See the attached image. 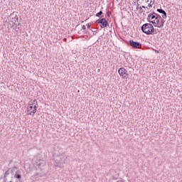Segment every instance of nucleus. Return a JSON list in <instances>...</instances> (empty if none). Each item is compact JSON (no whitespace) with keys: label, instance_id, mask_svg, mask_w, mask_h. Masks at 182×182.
I'll return each mask as SVG.
<instances>
[{"label":"nucleus","instance_id":"7","mask_svg":"<svg viewBox=\"0 0 182 182\" xmlns=\"http://www.w3.org/2000/svg\"><path fill=\"white\" fill-rule=\"evenodd\" d=\"M11 182H22V171L16 172Z\"/></svg>","mask_w":182,"mask_h":182},{"label":"nucleus","instance_id":"20","mask_svg":"<svg viewBox=\"0 0 182 182\" xmlns=\"http://www.w3.org/2000/svg\"><path fill=\"white\" fill-rule=\"evenodd\" d=\"M146 4H148L149 8H151V6H152L151 2L149 0H146Z\"/></svg>","mask_w":182,"mask_h":182},{"label":"nucleus","instance_id":"26","mask_svg":"<svg viewBox=\"0 0 182 182\" xmlns=\"http://www.w3.org/2000/svg\"><path fill=\"white\" fill-rule=\"evenodd\" d=\"M107 16H110V13L109 12V11L107 12Z\"/></svg>","mask_w":182,"mask_h":182},{"label":"nucleus","instance_id":"23","mask_svg":"<svg viewBox=\"0 0 182 182\" xmlns=\"http://www.w3.org/2000/svg\"><path fill=\"white\" fill-rule=\"evenodd\" d=\"M149 15H153V16H156L157 15V13L153 11L152 13L149 14Z\"/></svg>","mask_w":182,"mask_h":182},{"label":"nucleus","instance_id":"18","mask_svg":"<svg viewBox=\"0 0 182 182\" xmlns=\"http://www.w3.org/2000/svg\"><path fill=\"white\" fill-rule=\"evenodd\" d=\"M156 11L159 12V14H164L166 11L163 10L162 9H157Z\"/></svg>","mask_w":182,"mask_h":182},{"label":"nucleus","instance_id":"15","mask_svg":"<svg viewBox=\"0 0 182 182\" xmlns=\"http://www.w3.org/2000/svg\"><path fill=\"white\" fill-rule=\"evenodd\" d=\"M14 26H16V28H14V31H16V32H18V31H19V29H21V26H22V25L20 23H18V24L14 25Z\"/></svg>","mask_w":182,"mask_h":182},{"label":"nucleus","instance_id":"11","mask_svg":"<svg viewBox=\"0 0 182 182\" xmlns=\"http://www.w3.org/2000/svg\"><path fill=\"white\" fill-rule=\"evenodd\" d=\"M160 19L157 18V19H154L152 20V21H150V23H152V25H154V26L155 28H157V26H159L160 25Z\"/></svg>","mask_w":182,"mask_h":182},{"label":"nucleus","instance_id":"17","mask_svg":"<svg viewBox=\"0 0 182 182\" xmlns=\"http://www.w3.org/2000/svg\"><path fill=\"white\" fill-rule=\"evenodd\" d=\"M35 177H36L37 176H38V177H44V176H45V174L43 173H36L35 175Z\"/></svg>","mask_w":182,"mask_h":182},{"label":"nucleus","instance_id":"25","mask_svg":"<svg viewBox=\"0 0 182 182\" xmlns=\"http://www.w3.org/2000/svg\"><path fill=\"white\" fill-rule=\"evenodd\" d=\"M82 29H83V31L86 30V26L83 25V26H82Z\"/></svg>","mask_w":182,"mask_h":182},{"label":"nucleus","instance_id":"3","mask_svg":"<svg viewBox=\"0 0 182 182\" xmlns=\"http://www.w3.org/2000/svg\"><path fill=\"white\" fill-rule=\"evenodd\" d=\"M141 29L144 33H146V35H154V31H156L151 23L143 24Z\"/></svg>","mask_w":182,"mask_h":182},{"label":"nucleus","instance_id":"13","mask_svg":"<svg viewBox=\"0 0 182 182\" xmlns=\"http://www.w3.org/2000/svg\"><path fill=\"white\" fill-rule=\"evenodd\" d=\"M143 8L146 9V6H140V4L137 3V4H136V9H139L141 11V14H142V12H144V10H143Z\"/></svg>","mask_w":182,"mask_h":182},{"label":"nucleus","instance_id":"16","mask_svg":"<svg viewBox=\"0 0 182 182\" xmlns=\"http://www.w3.org/2000/svg\"><path fill=\"white\" fill-rule=\"evenodd\" d=\"M102 15H103V11H100V12L95 14V16H97V18H100Z\"/></svg>","mask_w":182,"mask_h":182},{"label":"nucleus","instance_id":"24","mask_svg":"<svg viewBox=\"0 0 182 182\" xmlns=\"http://www.w3.org/2000/svg\"><path fill=\"white\" fill-rule=\"evenodd\" d=\"M90 26H92V23H88L87 24V28L89 29V28H90Z\"/></svg>","mask_w":182,"mask_h":182},{"label":"nucleus","instance_id":"29","mask_svg":"<svg viewBox=\"0 0 182 182\" xmlns=\"http://www.w3.org/2000/svg\"><path fill=\"white\" fill-rule=\"evenodd\" d=\"M146 8H147V7H146ZM148 9H149V8H147Z\"/></svg>","mask_w":182,"mask_h":182},{"label":"nucleus","instance_id":"8","mask_svg":"<svg viewBox=\"0 0 182 182\" xmlns=\"http://www.w3.org/2000/svg\"><path fill=\"white\" fill-rule=\"evenodd\" d=\"M129 45L130 46H132V48H134L135 49H141V43H140L138 41L130 40Z\"/></svg>","mask_w":182,"mask_h":182},{"label":"nucleus","instance_id":"1","mask_svg":"<svg viewBox=\"0 0 182 182\" xmlns=\"http://www.w3.org/2000/svg\"><path fill=\"white\" fill-rule=\"evenodd\" d=\"M21 171L19 168L16 166H14L13 168H9L5 173L4 176L3 178L4 182H11L12 179L15 177V174Z\"/></svg>","mask_w":182,"mask_h":182},{"label":"nucleus","instance_id":"4","mask_svg":"<svg viewBox=\"0 0 182 182\" xmlns=\"http://www.w3.org/2000/svg\"><path fill=\"white\" fill-rule=\"evenodd\" d=\"M41 156L42 155L39 154L34 158V160H36L35 166H38V168H40L41 171H43L46 168V161H45L43 159H41Z\"/></svg>","mask_w":182,"mask_h":182},{"label":"nucleus","instance_id":"10","mask_svg":"<svg viewBox=\"0 0 182 182\" xmlns=\"http://www.w3.org/2000/svg\"><path fill=\"white\" fill-rule=\"evenodd\" d=\"M35 102H36V105H34V107H33V111L29 112L30 116H33V114H35L36 113V110H38V101H36V100H34L33 102L31 101V106L35 105Z\"/></svg>","mask_w":182,"mask_h":182},{"label":"nucleus","instance_id":"28","mask_svg":"<svg viewBox=\"0 0 182 182\" xmlns=\"http://www.w3.org/2000/svg\"><path fill=\"white\" fill-rule=\"evenodd\" d=\"M141 1H144V0H141ZM137 2H140V0H137Z\"/></svg>","mask_w":182,"mask_h":182},{"label":"nucleus","instance_id":"6","mask_svg":"<svg viewBox=\"0 0 182 182\" xmlns=\"http://www.w3.org/2000/svg\"><path fill=\"white\" fill-rule=\"evenodd\" d=\"M118 73L119 76H122V79H129L128 71L124 68H119Z\"/></svg>","mask_w":182,"mask_h":182},{"label":"nucleus","instance_id":"5","mask_svg":"<svg viewBox=\"0 0 182 182\" xmlns=\"http://www.w3.org/2000/svg\"><path fill=\"white\" fill-rule=\"evenodd\" d=\"M95 23L100 24V28L103 29V28H107L109 26V22L103 16H101V18L97 19L95 21Z\"/></svg>","mask_w":182,"mask_h":182},{"label":"nucleus","instance_id":"21","mask_svg":"<svg viewBox=\"0 0 182 182\" xmlns=\"http://www.w3.org/2000/svg\"><path fill=\"white\" fill-rule=\"evenodd\" d=\"M155 17H156V19H163L162 18H161V16H160V14H156V16H155Z\"/></svg>","mask_w":182,"mask_h":182},{"label":"nucleus","instance_id":"14","mask_svg":"<svg viewBox=\"0 0 182 182\" xmlns=\"http://www.w3.org/2000/svg\"><path fill=\"white\" fill-rule=\"evenodd\" d=\"M164 22H166V21L161 18L159 21V26H157V28H163V26H164Z\"/></svg>","mask_w":182,"mask_h":182},{"label":"nucleus","instance_id":"12","mask_svg":"<svg viewBox=\"0 0 182 182\" xmlns=\"http://www.w3.org/2000/svg\"><path fill=\"white\" fill-rule=\"evenodd\" d=\"M154 19H156V16H153L151 14H149L147 18H146V20L148 21V22H151L153 21H154Z\"/></svg>","mask_w":182,"mask_h":182},{"label":"nucleus","instance_id":"22","mask_svg":"<svg viewBox=\"0 0 182 182\" xmlns=\"http://www.w3.org/2000/svg\"><path fill=\"white\" fill-rule=\"evenodd\" d=\"M162 17L164 19H166L167 18V13L165 11L164 13L162 14Z\"/></svg>","mask_w":182,"mask_h":182},{"label":"nucleus","instance_id":"27","mask_svg":"<svg viewBox=\"0 0 182 182\" xmlns=\"http://www.w3.org/2000/svg\"><path fill=\"white\" fill-rule=\"evenodd\" d=\"M151 3L153 2V4H154V0H151Z\"/></svg>","mask_w":182,"mask_h":182},{"label":"nucleus","instance_id":"19","mask_svg":"<svg viewBox=\"0 0 182 182\" xmlns=\"http://www.w3.org/2000/svg\"><path fill=\"white\" fill-rule=\"evenodd\" d=\"M33 111V106L28 107V112H30V113H31Z\"/></svg>","mask_w":182,"mask_h":182},{"label":"nucleus","instance_id":"2","mask_svg":"<svg viewBox=\"0 0 182 182\" xmlns=\"http://www.w3.org/2000/svg\"><path fill=\"white\" fill-rule=\"evenodd\" d=\"M68 160V156L66 155H55L54 154V166L55 167H62Z\"/></svg>","mask_w":182,"mask_h":182},{"label":"nucleus","instance_id":"9","mask_svg":"<svg viewBox=\"0 0 182 182\" xmlns=\"http://www.w3.org/2000/svg\"><path fill=\"white\" fill-rule=\"evenodd\" d=\"M8 19H11L12 23L14 25L16 26V22H18V15L15 14V11H14L12 14H10V16L8 17Z\"/></svg>","mask_w":182,"mask_h":182}]
</instances>
